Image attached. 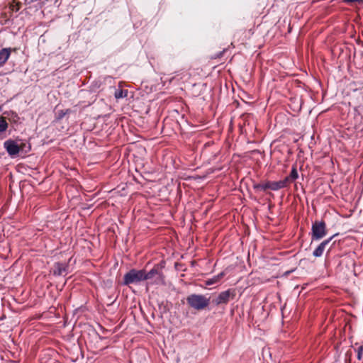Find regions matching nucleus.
<instances>
[{"label": "nucleus", "mask_w": 363, "mask_h": 363, "mask_svg": "<svg viewBox=\"0 0 363 363\" xmlns=\"http://www.w3.org/2000/svg\"><path fill=\"white\" fill-rule=\"evenodd\" d=\"M188 304L196 310H203L210 303V298L203 295L191 294L186 298Z\"/></svg>", "instance_id": "obj_1"}, {"label": "nucleus", "mask_w": 363, "mask_h": 363, "mask_svg": "<svg viewBox=\"0 0 363 363\" xmlns=\"http://www.w3.org/2000/svg\"><path fill=\"white\" fill-rule=\"evenodd\" d=\"M145 270L131 269L124 275L123 284H138L145 280Z\"/></svg>", "instance_id": "obj_2"}, {"label": "nucleus", "mask_w": 363, "mask_h": 363, "mask_svg": "<svg viewBox=\"0 0 363 363\" xmlns=\"http://www.w3.org/2000/svg\"><path fill=\"white\" fill-rule=\"evenodd\" d=\"M4 147L8 154L11 157H16L23 149V144L19 145L17 141L13 140H7L4 143Z\"/></svg>", "instance_id": "obj_3"}, {"label": "nucleus", "mask_w": 363, "mask_h": 363, "mask_svg": "<svg viewBox=\"0 0 363 363\" xmlns=\"http://www.w3.org/2000/svg\"><path fill=\"white\" fill-rule=\"evenodd\" d=\"M326 235L325 223L323 221H315L312 225V238L320 240Z\"/></svg>", "instance_id": "obj_4"}, {"label": "nucleus", "mask_w": 363, "mask_h": 363, "mask_svg": "<svg viewBox=\"0 0 363 363\" xmlns=\"http://www.w3.org/2000/svg\"><path fill=\"white\" fill-rule=\"evenodd\" d=\"M234 296V291L229 289L221 292L213 301L216 305L227 303L230 297L233 298Z\"/></svg>", "instance_id": "obj_5"}, {"label": "nucleus", "mask_w": 363, "mask_h": 363, "mask_svg": "<svg viewBox=\"0 0 363 363\" xmlns=\"http://www.w3.org/2000/svg\"><path fill=\"white\" fill-rule=\"evenodd\" d=\"M145 280L152 279L155 278V282L159 284L162 281V274L157 268L154 267L147 273L145 271Z\"/></svg>", "instance_id": "obj_6"}, {"label": "nucleus", "mask_w": 363, "mask_h": 363, "mask_svg": "<svg viewBox=\"0 0 363 363\" xmlns=\"http://www.w3.org/2000/svg\"><path fill=\"white\" fill-rule=\"evenodd\" d=\"M289 184V178H285L284 180L279 181V182H274L268 183L269 189L277 191L280 189L284 188L287 186Z\"/></svg>", "instance_id": "obj_7"}, {"label": "nucleus", "mask_w": 363, "mask_h": 363, "mask_svg": "<svg viewBox=\"0 0 363 363\" xmlns=\"http://www.w3.org/2000/svg\"><path fill=\"white\" fill-rule=\"evenodd\" d=\"M11 53V48H3L0 50V67H2L9 60Z\"/></svg>", "instance_id": "obj_8"}, {"label": "nucleus", "mask_w": 363, "mask_h": 363, "mask_svg": "<svg viewBox=\"0 0 363 363\" xmlns=\"http://www.w3.org/2000/svg\"><path fill=\"white\" fill-rule=\"evenodd\" d=\"M331 240H332V238H330V239L324 240L323 242H322L318 246V247L313 251V255L315 257H319L322 256L326 245H328V243L330 242V241Z\"/></svg>", "instance_id": "obj_9"}, {"label": "nucleus", "mask_w": 363, "mask_h": 363, "mask_svg": "<svg viewBox=\"0 0 363 363\" xmlns=\"http://www.w3.org/2000/svg\"><path fill=\"white\" fill-rule=\"evenodd\" d=\"M224 275H225L224 272H220V274L213 277V278L208 279L206 281V284L212 285V284L218 283L224 277Z\"/></svg>", "instance_id": "obj_10"}, {"label": "nucleus", "mask_w": 363, "mask_h": 363, "mask_svg": "<svg viewBox=\"0 0 363 363\" xmlns=\"http://www.w3.org/2000/svg\"><path fill=\"white\" fill-rule=\"evenodd\" d=\"M114 96L117 99L125 98L128 96V91L118 89L116 90Z\"/></svg>", "instance_id": "obj_11"}, {"label": "nucleus", "mask_w": 363, "mask_h": 363, "mask_svg": "<svg viewBox=\"0 0 363 363\" xmlns=\"http://www.w3.org/2000/svg\"><path fill=\"white\" fill-rule=\"evenodd\" d=\"M65 272V267L63 264L57 263L55 266L54 274L56 275H62Z\"/></svg>", "instance_id": "obj_12"}, {"label": "nucleus", "mask_w": 363, "mask_h": 363, "mask_svg": "<svg viewBox=\"0 0 363 363\" xmlns=\"http://www.w3.org/2000/svg\"><path fill=\"white\" fill-rule=\"evenodd\" d=\"M8 128V123L3 116H0V133H4Z\"/></svg>", "instance_id": "obj_13"}, {"label": "nucleus", "mask_w": 363, "mask_h": 363, "mask_svg": "<svg viewBox=\"0 0 363 363\" xmlns=\"http://www.w3.org/2000/svg\"><path fill=\"white\" fill-rule=\"evenodd\" d=\"M298 177V172L295 167H294L290 173V175L286 178H289V183L294 181Z\"/></svg>", "instance_id": "obj_14"}, {"label": "nucleus", "mask_w": 363, "mask_h": 363, "mask_svg": "<svg viewBox=\"0 0 363 363\" xmlns=\"http://www.w3.org/2000/svg\"><path fill=\"white\" fill-rule=\"evenodd\" d=\"M255 188L256 189H262V190L264 191L267 189H269L268 183L264 184V185H257V186H255Z\"/></svg>", "instance_id": "obj_15"}, {"label": "nucleus", "mask_w": 363, "mask_h": 363, "mask_svg": "<svg viewBox=\"0 0 363 363\" xmlns=\"http://www.w3.org/2000/svg\"><path fill=\"white\" fill-rule=\"evenodd\" d=\"M363 353V346H361L359 347L358 353H357V358L359 359H361L362 354Z\"/></svg>", "instance_id": "obj_16"}, {"label": "nucleus", "mask_w": 363, "mask_h": 363, "mask_svg": "<svg viewBox=\"0 0 363 363\" xmlns=\"http://www.w3.org/2000/svg\"><path fill=\"white\" fill-rule=\"evenodd\" d=\"M345 1H346L347 3H355V2H357L359 4L363 3V0H345Z\"/></svg>", "instance_id": "obj_17"}, {"label": "nucleus", "mask_w": 363, "mask_h": 363, "mask_svg": "<svg viewBox=\"0 0 363 363\" xmlns=\"http://www.w3.org/2000/svg\"><path fill=\"white\" fill-rule=\"evenodd\" d=\"M65 115V113H64L62 111L59 113L58 118H62Z\"/></svg>", "instance_id": "obj_18"}]
</instances>
